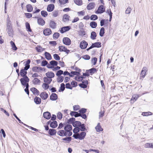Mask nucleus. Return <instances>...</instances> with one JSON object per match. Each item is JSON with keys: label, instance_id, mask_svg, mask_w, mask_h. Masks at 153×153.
Here are the masks:
<instances>
[{"label": "nucleus", "instance_id": "obj_1", "mask_svg": "<svg viewBox=\"0 0 153 153\" xmlns=\"http://www.w3.org/2000/svg\"><path fill=\"white\" fill-rule=\"evenodd\" d=\"M6 30L9 36H11L13 34V30L10 20L8 19L6 20Z\"/></svg>", "mask_w": 153, "mask_h": 153}, {"label": "nucleus", "instance_id": "obj_2", "mask_svg": "<svg viewBox=\"0 0 153 153\" xmlns=\"http://www.w3.org/2000/svg\"><path fill=\"white\" fill-rule=\"evenodd\" d=\"M86 135V133L85 131H82L80 133L74 134L73 135V137L75 139H78L81 140L84 139Z\"/></svg>", "mask_w": 153, "mask_h": 153}, {"label": "nucleus", "instance_id": "obj_3", "mask_svg": "<svg viewBox=\"0 0 153 153\" xmlns=\"http://www.w3.org/2000/svg\"><path fill=\"white\" fill-rule=\"evenodd\" d=\"M64 129L68 134V136H70L72 135V132L71 131L72 129V126L71 125H67L64 127Z\"/></svg>", "mask_w": 153, "mask_h": 153}, {"label": "nucleus", "instance_id": "obj_4", "mask_svg": "<svg viewBox=\"0 0 153 153\" xmlns=\"http://www.w3.org/2000/svg\"><path fill=\"white\" fill-rule=\"evenodd\" d=\"M29 79L28 77H23L20 79L21 84L22 85H25L26 84L28 83L29 81Z\"/></svg>", "mask_w": 153, "mask_h": 153}, {"label": "nucleus", "instance_id": "obj_5", "mask_svg": "<svg viewBox=\"0 0 153 153\" xmlns=\"http://www.w3.org/2000/svg\"><path fill=\"white\" fill-rule=\"evenodd\" d=\"M45 69L42 68L41 67L35 66L32 68V71L33 72L39 73L41 71H45Z\"/></svg>", "mask_w": 153, "mask_h": 153}, {"label": "nucleus", "instance_id": "obj_6", "mask_svg": "<svg viewBox=\"0 0 153 153\" xmlns=\"http://www.w3.org/2000/svg\"><path fill=\"white\" fill-rule=\"evenodd\" d=\"M147 71V68L146 67H143L141 71L140 79H143L146 76V74Z\"/></svg>", "mask_w": 153, "mask_h": 153}, {"label": "nucleus", "instance_id": "obj_7", "mask_svg": "<svg viewBox=\"0 0 153 153\" xmlns=\"http://www.w3.org/2000/svg\"><path fill=\"white\" fill-rule=\"evenodd\" d=\"M105 8L102 5H101L98 8L97 10L95 12L97 14H100L103 13L105 12Z\"/></svg>", "mask_w": 153, "mask_h": 153}, {"label": "nucleus", "instance_id": "obj_8", "mask_svg": "<svg viewBox=\"0 0 153 153\" xmlns=\"http://www.w3.org/2000/svg\"><path fill=\"white\" fill-rule=\"evenodd\" d=\"M63 43L66 45H69L71 44V40L68 37H64L63 39Z\"/></svg>", "mask_w": 153, "mask_h": 153}, {"label": "nucleus", "instance_id": "obj_9", "mask_svg": "<svg viewBox=\"0 0 153 153\" xmlns=\"http://www.w3.org/2000/svg\"><path fill=\"white\" fill-rule=\"evenodd\" d=\"M88 45V43L85 41H82L80 42V47L82 49H84L86 48Z\"/></svg>", "mask_w": 153, "mask_h": 153}, {"label": "nucleus", "instance_id": "obj_10", "mask_svg": "<svg viewBox=\"0 0 153 153\" xmlns=\"http://www.w3.org/2000/svg\"><path fill=\"white\" fill-rule=\"evenodd\" d=\"M43 116L44 118L49 120L51 117V114L48 111L45 112L43 114Z\"/></svg>", "mask_w": 153, "mask_h": 153}, {"label": "nucleus", "instance_id": "obj_11", "mask_svg": "<svg viewBox=\"0 0 153 153\" xmlns=\"http://www.w3.org/2000/svg\"><path fill=\"white\" fill-rule=\"evenodd\" d=\"M70 29L71 27L69 26L64 27L61 28L60 30V32L61 33H63L66 31H68Z\"/></svg>", "mask_w": 153, "mask_h": 153}, {"label": "nucleus", "instance_id": "obj_12", "mask_svg": "<svg viewBox=\"0 0 153 153\" xmlns=\"http://www.w3.org/2000/svg\"><path fill=\"white\" fill-rule=\"evenodd\" d=\"M30 90L32 92L33 94L35 95H38L39 94V91L35 88L33 87L30 88Z\"/></svg>", "mask_w": 153, "mask_h": 153}, {"label": "nucleus", "instance_id": "obj_13", "mask_svg": "<svg viewBox=\"0 0 153 153\" xmlns=\"http://www.w3.org/2000/svg\"><path fill=\"white\" fill-rule=\"evenodd\" d=\"M54 8V5L53 4H51L48 5L47 10L48 12H51L53 11Z\"/></svg>", "mask_w": 153, "mask_h": 153}, {"label": "nucleus", "instance_id": "obj_14", "mask_svg": "<svg viewBox=\"0 0 153 153\" xmlns=\"http://www.w3.org/2000/svg\"><path fill=\"white\" fill-rule=\"evenodd\" d=\"M51 31L50 28H47L44 30L43 34L45 36H49L51 33Z\"/></svg>", "mask_w": 153, "mask_h": 153}, {"label": "nucleus", "instance_id": "obj_15", "mask_svg": "<svg viewBox=\"0 0 153 153\" xmlns=\"http://www.w3.org/2000/svg\"><path fill=\"white\" fill-rule=\"evenodd\" d=\"M40 97L44 100H46L48 97V94L46 92H42L40 94Z\"/></svg>", "mask_w": 153, "mask_h": 153}, {"label": "nucleus", "instance_id": "obj_16", "mask_svg": "<svg viewBox=\"0 0 153 153\" xmlns=\"http://www.w3.org/2000/svg\"><path fill=\"white\" fill-rule=\"evenodd\" d=\"M58 134L61 136H68V134L66 131L64 130H61L59 131L58 132Z\"/></svg>", "mask_w": 153, "mask_h": 153}, {"label": "nucleus", "instance_id": "obj_17", "mask_svg": "<svg viewBox=\"0 0 153 153\" xmlns=\"http://www.w3.org/2000/svg\"><path fill=\"white\" fill-rule=\"evenodd\" d=\"M59 48L60 51H64L67 53L70 52L69 50H67V48L64 46H60Z\"/></svg>", "mask_w": 153, "mask_h": 153}, {"label": "nucleus", "instance_id": "obj_18", "mask_svg": "<svg viewBox=\"0 0 153 153\" xmlns=\"http://www.w3.org/2000/svg\"><path fill=\"white\" fill-rule=\"evenodd\" d=\"M95 4L94 3H90L87 6V9L88 10H91L93 9L95 7Z\"/></svg>", "mask_w": 153, "mask_h": 153}, {"label": "nucleus", "instance_id": "obj_19", "mask_svg": "<svg viewBox=\"0 0 153 153\" xmlns=\"http://www.w3.org/2000/svg\"><path fill=\"white\" fill-rule=\"evenodd\" d=\"M37 22L39 25L42 26L44 25L45 22L44 20L42 18H38Z\"/></svg>", "mask_w": 153, "mask_h": 153}, {"label": "nucleus", "instance_id": "obj_20", "mask_svg": "<svg viewBox=\"0 0 153 153\" xmlns=\"http://www.w3.org/2000/svg\"><path fill=\"white\" fill-rule=\"evenodd\" d=\"M50 126L52 128H55L57 126V121H54L51 122L50 124Z\"/></svg>", "mask_w": 153, "mask_h": 153}, {"label": "nucleus", "instance_id": "obj_21", "mask_svg": "<svg viewBox=\"0 0 153 153\" xmlns=\"http://www.w3.org/2000/svg\"><path fill=\"white\" fill-rule=\"evenodd\" d=\"M46 76L50 78L51 79L54 76V74L52 72H48L46 74Z\"/></svg>", "mask_w": 153, "mask_h": 153}, {"label": "nucleus", "instance_id": "obj_22", "mask_svg": "<svg viewBox=\"0 0 153 153\" xmlns=\"http://www.w3.org/2000/svg\"><path fill=\"white\" fill-rule=\"evenodd\" d=\"M50 100H55L57 99V96L55 93H52L50 96Z\"/></svg>", "mask_w": 153, "mask_h": 153}, {"label": "nucleus", "instance_id": "obj_23", "mask_svg": "<svg viewBox=\"0 0 153 153\" xmlns=\"http://www.w3.org/2000/svg\"><path fill=\"white\" fill-rule=\"evenodd\" d=\"M95 128L97 131L99 132L103 130V129L101 127L100 123H98L97 126L95 127Z\"/></svg>", "mask_w": 153, "mask_h": 153}, {"label": "nucleus", "instance_id": "obj_24", "mask_svg": "<svg viewBox=\"0 0 153 153\" xmlns=\"http://www.w3.org/2000/svg\"><path fill=\"white\" fill-rule=\"evenodd\" d=\"M43 79L44 82H45V83H47L48 84L50 83L52 80V79L50 78H48L47 77H45Z\"/></svg>", "mask_w": 153, "mask_h": 153}, {"label": "nucleus", "instance_id": "obj_25", "mask_svg": "<svg viewBox=\"0 0 153 153\" xmlns=\"http://www.w3.org/2000/svg\"><path fill=\"white\" fill-rule=\"evenodd\" d=\"M56 133V130L55 129H50L49 130L48 133L51 136L54 135Z\"/></svg>", "mask_w": 153, "mask_h": 153}, {"label": "nucleus", "instance_id": "obj_26", "mask_svg": "<svg viewBox=\"0 0 153 153\" xmlns=\"http://www.w3.org/2000/svg\"><path fill=\"white\" fill-rule=\"evenodd\" d=\"M45 58L48 60H50L52 59V57L50 53L47 52H45Z\"/></svg>", "mask_w": 153, "mask_h": 153}, {"label": "nucleus", "instance_id": "obj_27", "mask_svg": "<svg viewBox=\"0 0 153 153\" xmlns=\"http://www.w3.org/2000/svg\"><path fill=\"white\" fill-rule=\"evenodd\" d=\"M32 82L34 85H39L41 82V81L39 79L35 78L33 80Z\"/></svg>", "mask_w": 153, "mask_h": 153}, {"label": "nucleus", "instance_id": "obj_28", "mask_svg": "<svg viewBox=\"0 0 153 153\" xmlns=\"http://www.w3.org/2000/svg\"><path fill=\"white\" fill-rule=\"evenodd\" d=\"M41 99L39 97H36L34 99V102L36 104H39L41 103Z\"/></svg>", "mask_w": 153, "mask_h": 153}, {"label": "nucleus", "instance_id": "obj_29", "mask_svg": "<svg viewBox=\"0 0 153 153\" xmlns=\"http://www.w3.org/2000/svg\"><path fill=\"white\" fill-rule=\"evenodd\" d=\"M49 25L51 27L54 29L56 27V24L53 21H51L49 23Z\"/></svg>", "mask_w": 153, "mask_h": 153}, {"label": "nucleus", "instance_id": "obj_30", "mask_svg": "<svg viewBox=\"0 0 153 153\" xmlns=\"http://www.w3.org/2000/svg\"><path fill=\"white\" fill-rule=\"evenodd\" d=\"M27 11L29 12H31L33 10V7L32 5L30 4H28L27 5L26 7Z\"/></svg>", "mask_w": 153, "mask_h": 153}, {"label": "nucleus", "instance_id": "obj_31", "mask_svg": "<svg viewBox=\"0 0 153 153\" xmlns=\"http://www.w3.org/2000/svg\"><path fill=\"white\" fill-rule=\"evenodd\" d=\"M70 16H69L67 14H65L63 16V21L65 22H66L69 20V18Z\"/></svg>", "mask_w": 153, "mask_h": 153}, {"label": "nucleus", "instance_id": "obj_32", "mask_svg": "<svg viewBox=\"0 0 153 153\" xmlns=\"http://www.w3.org/2000/svg\"><path fill=\"white\" fill-rule=\"evenodd\" d=\"M25 26L26 29H27V30L28 32H32V31L30 28V25L29 23L27 22L25 23Z\"/></svg>", "mask_w": 153, "mask_h": 153}, {"label": "nucleus", "instance_id": "obj_33", "mask_svg": "<svg viewBox=\"0 0 153 153\" xmlns=\"http://www.w3.org/2000/svg\"><path fill=\"white\" fill-rule=\"evenodd\" d=\"M10 44L12 46V49L16 51L17 49V48L16 47L15 43L12 41H11L10 42Z\"/></svg>", "mask_w": 153, "mask_h": 153}, {"label": "nucleus", "instance_id": "obj_34", "mask_svg": "<svg viewBox=\"0 0 153 153\" xmlns=\"http://www.w3.org/2000/svg\"><path fill=\"white\" fill-rule=\"evenodd\" d=\"M81 124V122L78 121H76L73 123V125L74 127H79Z\"/></svg>", "mask_w": 153, "mask_h": 153}, {"label": "nucleus", "instance_id": "obj_35", "mask_svg": "<svg viewBox=\"0 0 153 153\" xmlns=\"http://www.w3.org/2000/svg\"><path fill=\"white\" fill-rule=\"evenodd\" d=\"M90 26L92 28H95L97 26V23L94 21L91 22L90 24Z\"/></svg>", "mask_w": 153, "mask_h": 153}, {"label": "nucleus", "instance_id": "obj_36", "mask_svg": "<svg viewBox=\"0 0 153 153\" xmlns=\"http://www.w3.org/2000/svg\"><path fill=\"white\" fill-rule=\"evenodd\" d=\"M96 36L97 34L95 32L93 31L91 32V38L93 40L95 39Z\"/></svg>", "mask_w": 153, "mask_h": 153}, {"label": "nucleus", "instance_id": "obj_37", "mask_svg": "<svg viewBox=\"0 0 153 153\" xmlns=\"http://www.w3.org/2000/svg\"><path fill=\"white\" fill-rule=\"evenodd\" d=\"M88 71H89L90 73L91 74V75H92L93 74L96 72L97 70L95 68H93L88 70Z\"/></svg>", "mask_w": 153, "mask_h": 153}, {"label": "nucleus", "instance_id": "obj_38", "mask_svg": "<svg viewBox=\"0 0 153 153\" xmlns=\"http://www.w3.org/2000/svg\"><path fill=\"white\" fill-rule=\"evenodd\" d=\"M94 47L100 48L101 47V43L100 42H97L92 44Z\"/></svg>", "mask_w": 153, "mask_h": 153}, {"label": "nucleus", "instance_id": "obj_39", "mask_svg": "<svg viewBox=\"0 0 153 153\" xmlns=\"http://www.w3.org/2000/svg\"><path fill=\"white\" fill-rule=\"evenodd\" d=\"M145 147L146 148H153V144L149 143H146L145 144Z\"/></svg>", "mask_w": 153, "mask_h": 153}, {"label": "nucleus", "instance_id": "obj_40", "mask_svg": "<svg viewBox=\"0 0 153 153\" xmlns=\"http://www.w3.org/2000/svg\"><path fill=\"white\" fill-rule=\"evenodd\" d=\"M50 63H51L53 68L55 66H57V62L55 60H52L50 62Z\"/></svg>", "mask_w": 153, "mask_h": 153}, {"label": "nucleus", "instance_id": "obj_41", "mask_svg": "<svg viewBox=\"0 0 153 153\" xmlns=\"http://www.w3.org/2000/svg\"><path fill=\"white\" fill-rule=\"evenodd\" d=\"M104 30L105 29L104 27H102L101 28L100 32V36L102 37L103 36L105 33Z\"/></svg>", "mask_w": 153, "mask_h": 153}, {"label": "nucleus", "instance_id": "obj_42", "mask_svg": "<svg viewBox=\"0 0 153 153\" xmlns=\"http://www.w3.org/2000/svg\"><path fill=\"white\" fill-rule=\"evenodd\" d=\"M62 140L65 141V143H69L71 140V137H67L62 139Z\"/></svg>", "mask_w": 153, "mask_h": 153}, {"label": "nucleus", "instance_id": "obj_43", "mask_svg": "<svg viewBox=\"0 0 153 153\" xmlns=\"http://www.w3.org/2000/svg\"><path fill=\"white\" fill-rule=\"evenodd\" d=\"M65 85L64 83H62L61 84V86L60 89L59 90V91H63L65 90Z\"/></svg>", "mask_w": 153, "mask_h": 153}, {"label": "nucleus", "instance_id": "obj_44", "mask_svg": "<svg viewBox=\"0 0 153 153\" xmlns=\"http://www.w3.org/2000/svg\"><path fill=\"white\" fill-rule=\"evenodd\" d=\"M152 114V113L151 112H143L142 115L143 116H147Z\"/></svg>", "mask_w": 153, "mask_h": 153}, {"label": "nucleus", "instance_id": "obj_45", "mask_svg": "<svg viewBox=\"0 0 153 153\" xmlns=\"http://www.w3.org/2000/svg\"><path fill=\"white\" fill-rule=\"evenodd\" d=\"M75 127L74 128L73 130V132L75 134L78 133L80 131V128L79 127Z\"/></svg>", "mask_w": 153, "mask_h": 153}, {"label": "nucleus", "instance_id": "obj_46", "mask_svg": "<svg viewBox=\"0 0 153 153\" xmlns=\"http://www.w3.org/2000/svg\"><path fill=\"white\" fill-rule=\"evenodd\" d=\"M79 127L80 128V130L81 131H85L86 130V128L84 124H81V126H80Z\"/></svg>", "mask_w": 153, "mask_h": 153}, {"label": "nucleus", "instance_id": "obj_47", "mask_svg": "<svg viewBox=\"0 0 153 153\" xmlns=\"http://www.w3.org/2000/svg\"><path fill=\"white\" fill-rule=\"evenodd\" d=\"M139 97V95L138 94L134 95L132 96L131 100V101L133 100H134V101H136L137 100V99Z\"/></svg>", "mask_w": 153, "mask_h": 153}, {"label": "nucleus", "instance_id": "obj_48", "mask_svg": "<svg viewBox=\"0 0 153 153\" xmlns=\"http://www.w3.org/2000/svg\"><path fill=\"white\" fill-rule=\"evenodd\" d=\"M83 76H76L75 77V79L78 81H82L83 78H84Z\"/></svg>", "mask_w": 153, "mask_h": 153}, {"label": "nucleus", "instance_id": "obj_49", "mask_svg": "<svg viewBox=\"0 0 153 153\" xmlns=\"http://www.w3.org/2000/svg\"><path fill=\"white\" fill-rule=\"evenodd\" d=\"M85 12L84 10H82L77 13V14L79 16H83L85 14Z\"/></svg>", "mask_w": 153, "mask_h": 153}, {"label": "nucleus", "instance_id": "obj_50", "mask_svg": "<svg viewBox=\"0 0 153 153\" xmlns=\"http://www.w3.org/2000/svg\"><path fill=\"white\" fill-rule=\"evenodd\" d=\"M71 74L73 75H76L77 76H79L80 75V73L79 72H77V71H71V73H70Z\"/></svg>", "mask_w": 153, "mask_h": 153}, {"label": "nucleus", "instance_id": "obj_51", "mask_svg": "<svg viewBox=\"0 0 153 153\" xmlns=\"http://www.w3.org/2000/svg\"><path fill=\"white\" fill-rule=\"evenodd\" d=\"M48 84H49L47 83H44L42 85V87L44 89H47L49 87V85Z\"/></svg>", "mask_w": 153, "mask_h": 153}, {"label": "nucleus", "instance_id": "obj_52", "mask_svg": "<svg viewBox=\"0 0 153 153\" xmlns=\"http://www.w3.org/2000/svg\"><path fill=\"white\" fill-rule=\"evenodd\" d=\"M13 116L15 117L18 120L19 123L23 124L24 125H26V124L24 123L21 121L17 117V116H16V115L15 113H13Z\"/></svg>", "mask_w": 153, "mask_h": 153}, {"label": "nucleus", "instance_id": "obj_53", "mask_svg": "<svg viewBox=\"0 0 153 153\" xmlns=\"http://www.w3.org/2000/svg\"><path fill=\"white\" fill-rule=\"evenodd\" d=\"M41 14L43 16L46 17L48 15V13L46 11L42 10L41 12Z\"/></svg>", "mask_w": 153, "mask_h": 153}, {"label": "nucleus", "instance_id": "obj_54", "mask_svg": "<svg viewBox=\"0 0 153 153\" xmlns=\"http://www.w3.org/2000/svg\"><path fill=\"white\" fill-rule=\"evenodd\" d=\"M97 61V59L96 57H94L91 59V62L94 65H96Z\"/></svg>", "mask_w": 153, "mask_h": 153}, {"label": "nucleus", "instance_id": "obj_55", "mask_svg": "<svg viewBox=\"0 0 153 153\" xmlns=\"http://www.w3.org/2000/svg\"><path fill=\"white\" fill-rule=\"evenodd\" d=\"M74 2L76 4L79 5H81L82 3L81 0H74Z\"/></svg>", "mask_w": 153, "mask_h": 153}, {"label": "nucleus", "instance_id": "obj_56", "mask_svg": "<svg viewBox=\"0 0 153 153\" xmlns=\"http://www.w3.org/2000/svg\"><path fill=\"white\" fill-rule=\"evenodd\" d=\"M75 119L74 118L72 117L69 119L68 120V123H73L74 121L75 120Z\"/></svg>", "mask_w": 153, "mask_h": 153}, {"label": "nucleus", "instance_id": "obj_57", "mask_svg": "<svg viewBox=\"0 0 153 153\" xmlns=\"http://www.w3.org/2000/svg\"><path fill=\"white\" fill-rule=\"evenodd\" d=\"M97 16L95 15H92L91 17V20H95L97 19Z\"/></svg>", "mask_w": 153, "mask_h": 153}, {"label": "nucleus", "instance_id": "obj_58", "mask_svg": "<svg viewBox=\"0 0 153 153\" xmlns=\"http://www.w3.org/2000/svg\"><path fill=\"white\" fill-rule=\"evenodd\" d=\"M63 77L61 75L58 76V82H62L63 80Z\"/></svg>", "mask_w": 153, "mask_h": 153}, {"label": "nucleus", "instance_id": "obj_59", "mask_svg": "<svg viewBox=\"0 0 153 153\" xmlns=\"http://www.w3.org/2000/svg\"><path fill=\"white\" fill-rule=\"evenodd\" d=\"M48 63V62L46 60H43L41 63V65L43 66H45L47 65Z\"/></svg>", "mask_w": 153, "mask_h": 153}, {"label": "nucleus", "instance_id": "obj_60", "mask_svg": "<svg viewBox=\"0 0 153 153\" xmlns=\"http://www.w3.org/2000/svg\"><path fill=\"white\" fill-rule=\"evenodd\" d=\"M25 15L27 18L29 19L32 17V15L31 13H25Z\"/></svg>", "mask_w": 153, "mask_h": 153}, {"label": "nucleus", "instance_id": "obj_61", "mask_svg": "<svg viewBox=\"0 0 153 153\" xmlns=\"http://www.w3.org/2000/svg\"><path fill=\"white\" fill-rule=\"evenodd\" d=\"M68 0H59L60 3L61 4H64L67 3Z\"/></svg>", "mask_w": 153, "mask_h": 153}, {"label": "nucleus", "instance_id": "obj_62", "mask_svg": "<svg viewBox=\"0 0 153 153\" xmlns=\"http://www.w3.org/2000/svg\"><path fill=\"white\" fill-rule=\"evenodd\" d=\"M25 71V70H24L23 69H22L20 71V75L21 76H22L23 77H24Z\"/></svg>", "mask_w": 153, "mask_h": 153}, {"label": "nucleus", "instance_id": "obj_63", "mask_svg": "<svg viewBox=\"0 0 153 153\" xmlns=\"http://www.w3.org/2000/svg\"><path fill=\"white\" fill-rule=\"evenodd\" d=\"M64 75H69L70 77H72L73 76V75L69 73L68 71H65L64 73H63Z\"/></svg>", "mask_w": 153, "mask_h": 153}, {"label": "nucleus", "instance_id": "obj_64", "mask_svg": "<svg viewBox=\"0 0 153 153\" xmlns=\"http://www.w3.org/2000/svg\"><path fill=\"white\" fill-rule=\"evenodd\" d=\"M85 60H89L90 59V57L88 55H84L82 57Z\"/></svg>", "mask_w": 153, "mask_h": 153}]
</instances>
